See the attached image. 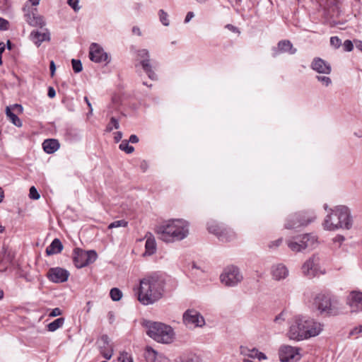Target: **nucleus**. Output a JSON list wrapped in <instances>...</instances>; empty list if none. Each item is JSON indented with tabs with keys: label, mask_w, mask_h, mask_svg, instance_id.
<instances>
[{
	"label": "nucleus",
	"mask_w": 362,
	"mask_h": 362,
	"mask_svg": "<svg viewBox=\"0 0 362 362\" xmlns=\"http://www.w3.org/2000/svg\"><path fill=\"white\" fill-rule=\"evenodd\" d=\"M164 281L158 276H151L140 281L138 300L145 305L158 300L163 296Z\"/></svg>",
	"instance_id": "nucleus-1"
},
{
	"label": "nucleus",
	"mask_w": 362,
	"mask_h": 362,
	"mask_svg": "<svg viewBox=\"0 0 362 362\" xmlns=\"http://www.w3.org/2000/svg\"><path fill=\"white\" fill-rule=\"evenodd\" d=\"M156 233L164 242L180 241L188 235L189 223L183 219L170 220L157 226Z\"/></svg>",
	"instance_id": "nucleus-2"
},
{
	"label": "nucleus",
	"mask_w": 362,
	"mask_h": 362,
	"mask_svg": "<svg viewBox=\"0 0 362 362\" xmlns=\"http://www.w3.org/2000/svg\"><path fill=\"white\" fill-rule=\"evenodd\" d=\"M146 334L159 343L169 344L173 341L175 333L173 328L165 324L157 322H146Z\"/></svg>",
	"instance_id": "nucleus-3"
},
{
	"label": "nucleus",
	"mask_w": 362,
	"mask_h": 362,
	"mask_svg": "<svg viewBox=\"0 0 362 362\" xmlns=\"http://www.w3.org/2000/svg\"><path fill=\"white\" fill-rule=\"evenodd\" d=\"M313 305L321 314L336 315L339 311V301L329 294L318 293L314 298Z\"/></svg>",
	"instance_id": "nucleus-4"
},
{
	"label": "nucleus",
	"mask_w": 362,
	"mask_h": 362,
	"mask_svg": "<svg viewBox=\"0 0 362 362\" xmlns=\"http://www.w3.org/2000/svg\"><path fill=\"white\" fill-rule=\"evenodd\" d=\"M305 316H295L290 322V327L287 335L290 339L302 341L310 338V334H315V332L305 329Z\"/></svg>",
	"instance_id": "nucleus-5"
},
{
	"label": "nucleus",
	"mask_w": 362,
	"mask_h": 362,
	"mask_svg": "<svg viewBox=\"0 0 362 362\" xmlns=\"http://www.w3.org/2000/svg\"><path fill=\"white\" fill-rule=\"evenodd\" d=\"M286 244L291 251L300 252L305 249L314 248L317 244V238L313 233H306L286 240Z\"/></svg>",
	"instance_id": "nucleus-6"
},
{
	"label": "nucleus",
	"mask_w": 362,
	"mask_h": 362,
	"mask_svg": "<svg viewBox=\"0 0 362 362\" xmlns=\"http://www.w3.org/2000/svg\"><path fill=\"white\" fill-rule=\"evenodd\" d=\"M73 255V261L77 268H83L94 262L98 257L95 250L85 251L78 247L74 250Z\"/></svg>",
	"instance_id": "nucleus-7"
},
{
	"label": "nucleus",
	"mask_w": 362,
	"mask_h": 362,
	"mask_svg": "<svg viewBox=\"0 0 362 362\" xmlns=\"http://www.w3.org/2000/svg\"><path fill=\"white\" fill-rule=\"evenodd\" d=\"M243 276L240 269L235 266L226 267L220 276L222 284L226 286H235L242 281Z\"/></svg>",
	"instance_id": "nucleus-8"
},
{
	"label": "nucleus",
	"mask_w": 362,
	"mask_h": 362,
	"mask_svg": "<svg viewBox=\"0 0 362 362\" xmlns=\"http://www.w3.org/2000/svg\"><path fill=\"white\" fill-rule=\"evenodd\" d=\"M302 272L309 279L322 274L320 267V257L317 255H313L307 259L302 266Z\"/></svg>",
	"instance_id": "nucleus-9"
},
{
	"label": "nucleus",
	"mask_w": 362,
	"mask_h": 362,
	"mask_svg": "<svg viewBox=\"0 0 362 362\" xmlns=\"http://www.w3.org/2000/svg\"><path fill=\"white\" fill-rule=\"evenodd\" d=\"M300 349L288 345L282 346L279 349V358L281 362H296L301 358Z\"/></svg>",
	"instance_id": "nucleus-10"
},
{
	"label": "nucleus",
	"mask_w": 362,
	"mask_h": 362,
	"mask_svg": "<svg viewBox=\"0 0 362 362\" xmlns=\"http://www.w3.org/2000/svg\"><path fill=\"white\" fill-rule=\"evenodd\" d=\"M305 213L296 214L291 216L285 223L287 229H294L300 226H307L315 219V216L306 217Z\"/></svg>",
	"instance_id": "nucleus-11"
},
{
	"label": "nucleus",
	"mask_w": 362,
	"mask_h": 362,
	"mask_svg": "<svg viewBox=\"0 0 362 362\" xmlns=\"http://www.w3.org/2000/svg\"><path fill=\"white\" fill-rule=\"evenodd\" d=\"M137 57L140 60V64L143 70L146 73L149 78L157 79V76L153 70L151 64L150 53L148 49H142L137 51Z\"/></svg>",
	"instance_id": "nucleus-12"
},
{
	"label": "nucleus",
	"mask_w": 362,
	"mask_h": 362,
	"mask_svg": "<svg viewBox=\"0 0 362 362\" xmlns=\"http://www.w3.org/2000/svg\"><path fill=\"white\" fill-rule=\"evenodd\" d=\"M90 59L95 63H109L110 59L107 52L97 43H92L89 51Z\"/></svg>",
	"instance_id": "nucleus-13"
},
{
	"label": "nucleus",
	"mask_w": 362,
	"mask_h": 362,
	"mask_svg": "<svg viewBox=\"0 0 362 362\" xmlns=\"http://www.w3.org/2000/svg\"><path fill=\"white\" fill-rule=\"evenodd\" d=\"M183 321L187 326L202 327L205 324L203 316L195 310H187L183 314Z\"/></svg>",
	"instance_id": "nucleus-14"
},
{
	"label": "nucleus",
	"mask_w": 362,
	"mask_h": 362,
	"mask_svg": "<svg viewBox=\"0 0 362 362\" xmlns=\"http://www.w3.org/2000/svg\"><path fill=\"white\" fill-rule=\"evenodd\" d=\"M208 230L210 233L215 234L223 242L230 241L235 238V233L230 229L222 228L216 224L209 225Z\"/></svg>",
	"instance_id": "nucleus-15"
},
{
	"label": "nucleus",
	"mask_w": 362,
	"mask_h": 362,
	"mask_svg": "<svg viewBox=\"0 0 362 362\" xmlns=\"http://www.w3.org/2000/svg\"><path fill=\"white\" fill-rule=\"evenodd\" d=\"M69 272L61 267L50 268L47 272V276L52 282L59 284L68 280Z\"/></svg>",
	"instance_id": "nucleus-16"
},
{
	"label": "nucleus",
	"mask_w": 362,
	"mask_h": 362,
	"mask_svg": "<svg viewBox=\"0 0 362 362\" xmlns=\"http://www.w3.org/2000/svg\"><path fill=\"white\" fill-rule=\"evenodd\" d=\"M323 227L327 230H335L341 228V222L339 221L336 208L327 215L323 222Z\"/></svg>",
	"instance_id": "nucleus-17"
},
{
	"label": "nucleus",
	"mask_w": 362,
	"mask_h": 362,
	"mask_svg": "<svg viewBox=\"0 0 362 362\" xmlns=\"http://www.w3.org/2000/svg\"><path fill=\"white\" fill-rule=\"evenodd\" d=\"M339 221L341 222V228L349 229L352 226V220L349 209L345 206L336 207Z\"/></svg>",
	"instance_id": "nucleus-18"
},
{
	"label": "nucleus",
	"mask_w": 362,
	"mask_h": 362,
	"mask_svg": "<svg viewBox=\"0 0 362 362\" xmlns=\"http://www.w3.org/2000/svg\"><path fill=\"white\" fill-rule=\"evenodd\" d=\"M311 68L319 74H329L332 71L331 65L320 57L313 59Z\"/></svg>",
	"instance_id": "nucleus-19"
},
{
	"label": "nucleus",
	"mask_w": 362,
	"mask_h": 362,
	"mask_svg": "<svg viewBox=\"0 0 362 362\" xmlns=\"http://www.w3.org/2000/svg\"><path fill=\"white\" fill-rule=\"evenodd\" d=\"M146 244H145V252L144 256H151L156 253L157 250L156 242L154 236L151 233H147L145 235Z\"/></svg>",
	"instance_id": "nucleus-20"
},
{
	"label": "nucleus",
	"mask_w": 362,
	"mask_h": 362,
	"mask_svg": "<svg viewBox=\"0 0 362 362\" xmlns=\"http://www.w3.org/2000/svg\"><path fill=\"white\" fill-rule=\"evenodd\" d=\"M297 49L293 47V44L288 40H280L277 44V50L274 54V56L279 53L287 52L290 54H294Z\"/></svg>",
	"instance_id": "nucleus-21"
},
{
	"label": "nucleus",
	"mask_w": 362,
	"mask_h": 362,
	"mask_svg": "<svg viewBox=\"0 0 362 362\" xmlns=\"http://www.w3.org/2000/svg\"><path fill=\"white\" fill-rule=\"evenodd\" d=\"M347 303L352 308L362 310V292H351L348 296Z\"/></svg>",
	"instance_id": "nucleus-22"
},
{
	"label": "nucleus",
	"mask_w": 362,
	"mask_h": 362,
	"mask_svg": "<svg viewBox=\"0 0 362 362\" xmlns=\"http://www.w3.org/2000/svg\"><path fill=\"white\" fill-rule=\"evenodd\" d=\"M272 274L275 280L279 281L285 279L288 275V270L284 264H277L272 267Z\"/></svg>",
	"instance_id": "nucleus-23"
},
{
	"label": "nucleus",
	"mask_w": 362,
	"mask_h": 362,
	"mask_svg": "<svg viewBox=\"0 0 362 362\" xmlns=\"http://www.w3.org/2000/svg\"><path fill=\"white\" fill-rule=\"evenodd\" d=\"M305 323V331L310 330L313 332H316L315 334H310V337L317 336L318 334H320V333L322 330V325L320 322H317L311 318L306 317Z\"/></svg>",
	"instance_id": "nucleus-24"
},
{
	"label": "nucleus",
	"mask_w": 362,
	"mask_h": 362,
	"mask_svg": "<svg viewBox=\"0 0 362 362\" xmlns=\"http://www.w3.org/2000/svg\"><path fill=\"white\" fill-rule=\"evenodd\" d=\"M25 17L28 23L32 26H39L42 28L45 25L43 17L34 13L33 11H32L30 13L26 14Z\"/></svg>",
	"instance_id": "nucleus-25"
},
{
	"label": "nucleus",
	"mask_w": 362,
	"mask_h": 362,
	"mask_svg": "<svg viewBox=\"0 0 362 362\" xmlns=\"http://www.w3.org/2000/svg\"><path fill=\"white\" fill-rule=\"evenodd\" d=\"M30 39L31 40L39 47L41 43L44 41H49L50 36L48 32L47 33H40L39 31H33L30 33Z\"/></svg>",
	"instance_id": "nucleus-26"
},
{
	"label": "nucleus",
	"mask_w": 362,
	"mask_h": 362,
	"mask_svg": "<svg viewBox=\"0 0 362 362\" xmlns=\"http://www.w3.org/2000/svg\"><path fill=\"white\" fill-rule=\"evenodd\" d=\"M59 141L54 139H46L42 143L44 151L49 154L54 153L59 149Z\"/></svg>",
	"instance_id": "nucleus-27"
},
{
	"label": "nucleus",
	"mask_w": 362,
	"mask_h": 362,
	"mask_svg": "<svg viewBox=\"0 0 362 362\" xmlns=\"http://www.w3.org/2000/svg\"><path fill=\"white\" fill-rule=\"evenodd\" d=\"M63 250V245L59 239L55 238L51 244L46 248L47 255H52L60 253Z\"/></svg>",
	"instance_id": "nucleus-28"
},
{
	"label": "nucleus",
	"mask_w": 362,
	"mask_h": 362,
	"mask_svg": "<svg viewBox=\"0 0 362 362\" xmlns=\"http://www.w3.org/2000/svg\"><path fill=\"white\" fill-rule=\"evenodd\" d=\"M6 115L9 120L16 127H21L22 126V122L18 117L11 112L9 107H6Z\"/></svg>",
	"instance_id": "nucleus-29"
},
{
	"label": "nucleus",
	"mask_w": 362,
	"mask_h": 362,
	"mask_svg": "<svg viewBox=\"0 0 362 362\" xmlns=\"http://www.w3.org/2000/svg\"><path fill=\"white\" fill-rule=\"evenodd\" d=\"M64 318L59 317L47 325V329L49 332H54L62 327L64 323Z\"/></svg>",
	"instance_id": "nucleus-30"
},
{
	"label": "nucleus",
	"mask_w": 362,
	"mask_h": 362,
	"mask_svg": "<svg viewBox=\"0 0 362 362\" xmlns=\"http://www.w3.org/2000/svg\"><path fill=\"white\" fill-rule=\"evenodd\" d=\"M1 253L3 257L0 259V262L11 263L13 261L14 256L6 247H2Z\"/></svg>",
	"instance_id": "nucleus-31"
},
{
	"label": "nucleus",
	"mask_w": 362,
	"mask_h": 362,
	"mask_svg": "<svg viewBox=\"0 0 362 362\" xmlns=\"http://www.w3.org/2000/svg\"><path fill=\"white\" fill-rule=\"evenodd\" d=\"M247 356L250 358H257L259 361L267 359L266 355L264 353L259 351L256 349H252L251 350H249V353H248Z\"/></svg>",
	"instance_id": "nucleus-32"
},
{
	"label": "nucleus",
	"mask_w": 362,
	"mask_h": 362,
	"mask_svg": "<svg viewBox=\"0 0 362 362\" xmlns=\"http://www.w3.org/2000/svg\"><path fill=\"white\" fill-rule=\"evenodd\" d=\"M129 143V142L127 140L122 141L119 146V148L128 154L133 153L134 148L132 146H130Z\"/></svg>",
	"instance_id": "nucleus-33"
},
{
	"label": "nucleus",
	"mask_w": 362,
	"mask_h": 362,
	"mask_svg": "<svg viewBox=\"0 0 362 362\" xmlns=\"http://www.w3.org/2000/svg\"><path fill=\"white\" fill-rule=\"evenodd\" d=\"M113 128L118 129L119 128V124L118 119L114 117H112L109 124L106 127L105 130L107 132H110L112 131Z\"/></svg>",
	"instance_id": "nucleus-34"
},
{
	"label": "nucleus",
	"mask_w": 362,
	"mask_h": 362,
	"mask_svg": "<svg viewBox=\"0 0 362 362\" xmlns=\"http://www.w3.org/2000/svg\"><path fill=\"white\" fill-rule=\"evenodd\" d=\"M177 362H201V359L196 354H189L180 358Z\"/></svg>",
	"instance_id": "nucleus-35"
},
{
	"label": "nucleus",
	"mask_w": 362,
	"mask_h": 362,
	"mask_svg": "<svg viewBox=\"0 0 362 362\" xmlns=\"http://www.w3.org/2000/svg\"><path fill=\"white\" fill-rule=\"evenodd\" d=\"M110 296L112 300L118 301L122 297V291L117 288H113L110 290Z\"/></svg>",
	"instance_id": "nucleus-36"
},
{
	"label": "nucleus",
	"mask_w": 362,
	"mask_h": 362,
	"mask_svg": "<svg viewBox=\"0 0 362 362\" xmlns=\"http://www.w3.org/2000/svg\"><path fill=\"white\" fill-rule=\"evenodd\" d=\"M73 70L75 73H79L82 71L83 66L81 60L73 59L71 60Z\"/></svg>",
	"instance_id": "nucleus-37"
},
{
	"label": "nucleus",
	"mask_w": 362,
	"mask_h": 362,
	"mask_svg": "<svg viewBox=\"0 0 362 362\" xmlns=\"http://www.w3.org/2000/svg\"><path fill=\"white\" fill-rule=\"evenodd\" d=\"M316 78L322 86L327 87L332 84V79L327 76H317Z\"/></svg>",
	"instance_id": "nucleus-38"
},
{
	"label": "nucleus",
	"mask_w": 362,
	"mask_h": 362,
	"mask_svg": "<svg viewBox=\"0 0 362 362\" xmlns=\"http://www.w3.org/2000/svg\"><path fill=\"white\" fill-rule=\"evenodd\" d=\"M128 223L127 221H126L125 220H119V221H113L112 223H111L109 226H108V228L109 229H111V228H118V227H126L127 226Z\"/></svg>",
	"instance_id": "nucleus-39"
},
{
	"label": "nucleus",
	"mask_w": 362,
	"mask_h": 362,
	"mask_svg": "<svg viewBox=\"0 0 362 362\" xmlns=\"http://www.w3.org/2000/svg\"><path fill=\"white\" fill-rule=\"evenodd\" d=\"M168 13L165 12L163 10L159 11V18L160 22L165 26L169 25V21L168 19Z\"/></svg>",
	"instance_id": "nucleus-40"
},
{
	"label": "nucleus",
	"mask_w": 362,
	"mask_h": 362,
	"mask_svg": "<svg viewBox=\"0 0 362 362\" xmlns=\"http://www.w3.org/2000/svg\"><path fill=\"white\" fill-rule=\"evenodd\" d=\"M119 362H133L132 356L127 352L122 353L118 358Z\"/></svg>",
	"instance_id": "nucleus-41"
},
{
	"label": "nucleus",
	"mask_w": 362,
	"mask_h": 362,
	"mask_svg": "<svg viewBox=\"0 0 362 362\" xmlns=\"http://www.w3.org/2000/svg\"><path fill=\"white\" fill-rule=\"evenodd\" d=\"M29 197L30 199L35 200L38 199L40 197L37 189L34 186L30 188Z\"/></svg>",
	"instance_id": "nucleus-42"
},
{
	"label": "nucleus",
	"mask_w": 362,
	"mask_h": 362,
	"mask_svg": "<svg viewBox=\"0 0 362 362\" xmlns=\"http://www.w3.org/2000/svg\"><path fill=\"white\" fill-rule=\"evenodd\" d=\"M330 44L334 47L339 48L341 45V41L338 37L334 36L330 38Z\"/></svg>",
	"instance_id": "nucleus-43"
},
{
	"label": "nucleus",
	"mask_w": 362,
	"mask_h": 362,
	"mask_svg": "<svg viewBox=\"0 0 362 362\" xmlns=\"http://www.w3.org/2000/svg\"><path fill=\"white\" fill-rule=\"evenodd\" d=\"M79 0H68V4L75 11H78L81 8L78 6Z\"/></svg>",
	"instance_id": "nucleus-44"
},
{
	"label": "nucleus",
	"mask_w": 362,
	"mask_h": 362,
	"mask_svg": "<svg viewBox=\"0 0 362 362\" xmlns=\"http://www.w3.org/2000/svg\"><path fill=\"white\" fill-rule=\"evenodd\" d=\"M344 49L346 52H351L354 49V45L352 42L349 40H346L344 42Z\"/></svg>",
	"instance_id": "nucleus-45"
},
{
	"label": "nucleus",
	"mask_w": 362,
	"mask_h": 362,
	"mask_svg": "<svg viewBox=\"0 0 362 362\" xmlns=\"http://www.w3.org/2000/svg\"><path fill=\"white\" fill-rule=\"evenodd\" d=\"M100 342L103 343L104 348H107L110 344V339L107 335L104 334L100 339Z\"/></svg>",
	"instance_id": "nucleus-46"
},
{
	"label": "nucleus",
	"mask_w": 362,
	"mask_h": 362,
	"mask_svg": "<svg viewBox=\"0 0 362 362\" xmlns=\"http://www.w3.org/2000/svg\"><path fill=\"white\" fill-rule=\"evenodd\" d=\"M281 243L282 238H279L274 241L271 242L268 246L271 249L276 248L281 245Z\"/></svg>",
	"instance_id": "nucleus-47"
},
{
	"label": "nucleus",
	"mask_w": 362,
	"mask_h": 362,
	"mask_svg": "<svg viewBox=\"0 0 362 362\" xmlns=\"http://www.w3.org/2000/svg\"><path fill=\"white\" fill-rule=\"evenodd\" d=\"M285 313L284 311H282L281 313H279L276 317L274 318V322L279 324H281L282 322L285 320Z\"/></svg>",
	"instance_id": "nucleus-48"
},
{
	"label": "nucleus",
	"mask_w": 362,
	"mask_h": 362,
	"mask_svg": "<svg viewBox=\"0 0 362 362\" xmlns=\"http://www.w3.org/2000/svg\"><path fill=\"white\" fill-rule=\"evenodd\" d=\"M62 315V310L59 308H54L49 314V317H57Z\"/></svg>",
	"instance_id": "nucleus-49"
},
{
	"label": "nucleus",
	"mask_w": 362,
	"mask_h": 362,
	"mask_svg": "<svg viewBox=\"0 0 362 362\" xmlns=\"http://www.w3.org/2000/svg\"><path fill=\"white\" fill-rule=\"evenodd\" d=\"M8 25V21H6L2 18H0V29L7 30Z\"/></svg>",
	"instance_id": "nucleus-50"
},
{
	"label": "nucleus",
	"mask_w": 362,
	"mask_h": 362,
	"mask_svg": "<svg viewBox=\"0 0 362 362\" xmlns=\"http://www.w3.org/2000/svg\"><path fill=\"white\" fill-rule=\"evenodd\" d=\"M359 333H362V325L358 327H354L351 332L350 335H355Z\"/></svg>",
	"instance_id": "nucleus-51"
},
{
	"label": "nucleus",
	"mask_w": 362,
	"mask_h": 362,
	"mask_svg": "<svg viewBox=\"0 0 362 362\" xmlns=\"http://www.w3.org/2000/svg\"><path fill=\"white\" fill-rule=\"evenodd\" d=\"M47 95L50 98H53L54 97H55L56 95V91L54 90V88L52 86H49L48 88V91H47Z\"/></svg>",
	"instance_id": "nucleus-52"
},
{
	"label": "nucleus",
	"mask_w": 362,
	"mask_h": 362,
	"mask_svg": "<svg viewBox=\"0 0 362 362\" xmlns=\"http://www.w3.org/2000/svg\"><path fill=\"white\" fill-rule=\"evenodd\" d=\"M139 137L135 134H132L129 136V139L128 140V141L132 144H136L139 142Z\"/></svg>",
	"instance_id": "nucleus-53"
},
{
	"label": "nucleus",
	"mask_w": 362,
	"mask_h": 362,
	"mask_svg": "<svg viewBox=\"0 0 362 362\" xmlns=\"http://www.w3.org/2000/svg\"><path fill=\"white\" fill-rule=\"evenodd\" d=\"M49 69H50L51 76H53L54 75V73L56 71V66H55L54 61L50 62Z\"/></svg>",
	"instance_id": "nucleus-54"
},
{
	"label": "nucleus",
	"mask_w": 362,
	"mask_h": 362,
	"mask_svg": "<svg viewBox=\"0 0 362 362\" xmlns=\"http://www.w3.org/2000/svg\"><path fill=\"white\" fill-rule=\"evenodd\" d=\"M6 45L3 42H0V66L2 64L1 55L5 50Z\"/></svg>",
	"instance_id": "nucleus-55"
},
{
	"label": "nucleus",
	"mask_w": 362,
	"mask_h": 362,
	"mask_svg": "<svg viewBox=\"0 0 362 362\" xmlns=\"http://www.w3.org/2000/svg\"><path fill=\"white\" fill-rule=\"evenodd\" d=\"M122 138V133L121 132H117L115 136V141L116 143L119 142Z\"/></svg>",
	"instance_id": "nucleus-56"
},
{
	"label": "nucleus",
	"mask_w": 362,
	"mask_h": 362,
	"mask_svg": "<svg viewBox=\"0 0 362 362\" xmlns=\"http://www.w3.org/2000/svg\"><path fill=\"white\" fill-rule=\"evenodd\" d=\"M193 17L194 13L192 11L188 12L185 18V23H188Z\"/></svg>",
	"instance_id": "nucleus-57"
},
{
	"label": "nucleus",
	"mask_w": 362,
	"mask_h": 362,
	"mask_svg": "<svg viewBox=\"0 0 362 362\" xmlns=\"http://www.w3.org/2000/svg\"><path fill=\"white\" fill-rule=\"evenodd\" d=\"M84 100L85 102L86 103V104L88 105V107H89V113L90 114H92V112H93V108H92V105H91V103L89 101L88 98L87 96H85L84 97Z\"/></svg>",
	"instance_id": "nucleus-58"
},
{
	"label": "nucleus",
	"mask_w": 362,
	"mask_h": 362,
	"mask_svg": "<svg viewBox=\"0 0 362 362\" xmlns=\"http://www.w3.org/2000/svg\"><path fill=\"white\" fill-rule=\"evenodd\" d=\"M103 357L106 359L109 360L111 358L112 356V351H111L110 353H103Z\"/></svg>",
	"instance_id": "nucleus-59"
},
{
	"label": "nucleus",
	"mask_w": 362,
	"mask_h": 362,
	"mask_svg": "<svg viewBox=\"0 0 362 362\" xmlns=\"http://www.w3.org/2000/svg\"><path fill=\"white\" fill-rule=\"evenodd\" d=\"M356 47L362 52V41H356Z\"/></svg>",
	"instance_id": "nucleus-60"
},
{
	"label": "nucleus",
	"mask_w": 362,
	"mask_h": 362,
	"mask_svg": "<svg viewBox=\"0 0 362 362\" xmlns=\"http://www.w3.org/2000/svg\"><path fill=\"white\" fill-rule=\"evenodd\" d=\"M132 32L134 34H136L138 35H141V30H140V29L138 27H134L132 28Z\"/></svg>",
	"instance_id": "nucleus-61"
},
{
	"label": "nucleus",
	"mask_w": 362,
	"mask_h": 362,
	"mask_svg": "<svg viewBox=\"0 0 362 362\" xmlns=\"http://www.w3.org/2000/svg\"><path fill=\"white\" fill-rule=\"evenodd\" d=\"M141 170L144 172L146 171V168H147V163L146 161H143L141 163Z\"/></svg>",
	"instance_id": "nucleus-62"
},
{
	"label": "nucleus",
	"mask_w": 362,
	"mask_h": 362,
	"mask_svg": "<svg viewBox=\"0 0 362 362\" xmlns=\"http://www.w3.org/2000/svg\"><path fill=\"white\" fill-rule=\"evenodd\" d=\"M344 240V238L341 235H337L335 239H334V241H338L339 243H341Z\"/></svg>",
	"instance_id": "nucleus-63"
},
{
	"label": "nucleus",
	"mask_w": 362,
	"mask_h": 362,
	"mask_svg": "<svg viewBox=\"0 0 362 362\" xmlns=\"http://www.w3.org/2000/svg\"><path fill=\"white\" fill-rule=\"evenodd\" d=\"M226 27L233 32H235L237 30V28L235 26L230 24H228Z\"/></svg>",
	"instance_id": "nucleus-64"
}]
</instances>
